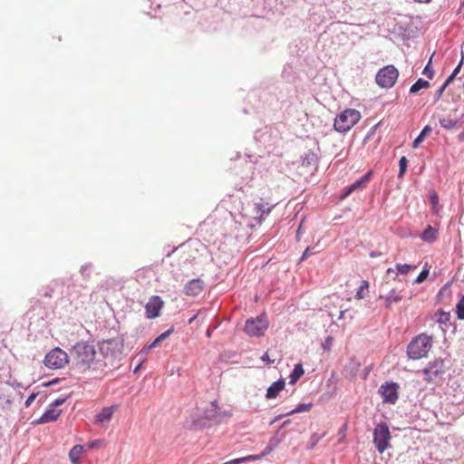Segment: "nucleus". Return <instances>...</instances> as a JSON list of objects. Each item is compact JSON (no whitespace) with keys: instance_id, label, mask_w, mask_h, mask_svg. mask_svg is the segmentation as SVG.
I'll use <instances>...</instances> for the list:
<instances>
[{"instance_id":"nucleus-59","label":"nucleus","mask_w":464,"mask_h":464,"mask_svg":"<svg viewBox=\"0 0 464 464\" xmlns=\"http://www.w3.org/2000/svg\"><path fill=\"white\" fill-rule=\"evenodd\" d=\"M394 272H395L394 268L390 267L387 269V274H391V273H394Z\"/></svg>"},{"instance_id":"nucleus-13","label":"nucleus","mask_w":464,"mask_h":464,"mask_svg":"<svg viewBox=\"0 0 464 464\" xmlns=\"http://www.w3.org/2000/svg\"><path fill=\"white\" fill-rule=\"evenodd\" d=\"M302 167L309 169L311 173L317 170L319 164V157L312 150H308L301 157Z\"/></svg>"},{"instance_id":"nucleus-35","label":"nucleus","mask_w":464,"mask_h":464,"mask_svg":"<svg viewBox=\"0 0 464 464\" xmlns=\"http://www.w3.org/2000/svg\"><path fill=\"white\" fill-rule=\"evenodd\" d=\"M456 313L459 319L464 320V295H462V297L457 304Z\"/></svg>"},{"instance_id":"nucleus-2","label":"nucleus","mask_w":464,"mask_h":464,"mask_svg":"<svg viewBox=\"0 0 464 464\" xmlns=\"http://www.w3.org/2000/svg\"><path fill=\"white\" fill-rule=\"evenodd\" d=\"M432 346V338L425 334H420L413 338L407 346V354L412 360L426 357Z\"/></svg>"},{"instance_id":"nucleus-45","label":"nucleus","mask_w":464,"mask_h":464,"mask_svg":"<svg viewBox=\"0 0 464 464\" xmlns=\"http://www.w3.org/2000/svg\"><path fill=\"white\" fill-rule=\"evenodd\" d=\"M246 461V459H243V458H239V459H232V460H229V461H227L226 463L224 464H239V463H242Z\"/></svg>"},{"instance_id":"nucleus-30","label":"nucleus","mask_w":464,"mask_h":464,"mask_svg":"<svg viewBox=\"0 0 464 464\" xmlns=\"http://www.w3.org/2000/svg\"><path fill=\"white\" fill-rule=\"evenodd\" d=\"M369 289V282L367 280H362L361 285L359 286L355 298L356 299H362L365 296L364 291L368 292Z\"/></svg>"},{"instance_id":"nucleus-21","label":"nucleus","mask_w":464,"mask_h":464,"mask_svg":"<svg viewBox=\"0 0 464 464\" xmlns=\"http://www.w3.org/2000/svg\"><path fill=\"white\" fill-rule=\"evenodd\" d=\"M113 413V407H106L103 408L97 415H96V422L103 423L104 421L109 420Z\"/></svg>"},{"instance_id":"nucleus-11","label":"nucleus","mask_w":464,"mask_h":464,"mask_svg":"<svg viewBox=\"0 0 464 464\" xmlns=\"http://www.w3.org/2000/svg\"><path fill=\"white\" fill-rule=\"evenodd\" d=\"M163 306L162 299L158 295L150 298L145 305L146 317L149 319L156 318L160 315V312Z\"/></svg>"},{"instance_id":"nucleus-60","label":"nucleus","mask_w":464,"mask_h":464,"mask_svg":"<svg viewBox=\"0 0 464 464\" xmlns=\"http://www.w3.org/2000/svg\"><path fill=\"white\" fill-rule=\"evenodd\" d=\"M345 313H346V310L341 311L340 312V315H339V319L343 318Z\"/></svg>"},{"instance_id":"nucleus-43","label":"nucleus","mask_w":464,"mask_h":464,"mask_svg":"<svg viewBox=\"0 0 464 464\" xmlns=\"http://www.w3.org/2000/svg\"><path fill=\"white\" fill-rule=\"evenodd\" d=\"M445 89H446L445 85H441L439 88V90L437 91L436 95H435V102H437V101H439L440 99V97L442 96Z\"/></svg>"},{"instance_id":"nucleus-50","label":"nucleus","mask_w":464,"mask_h":464,"mask_svg":"<svg viewBox=\"0 0 464 464\" xmlns=\"http://www.w3.org/2000/svg\"><path fill=\"white\" fill-rule=\"evenodd\" d=\"M369 255L371 257H378V256H382V253L379 251H372V252H370Z\"/></svg>"},{"instance_id":"nucleus-54","label":"nucleus","mask_w":464,"mask_h":464,"mask_svg":"<svg viewBox=\"0 0 464 464\" xmlns=\"http://www.w3.org/2000/svg\"><path fill=\"white\" fill-rule=\"evenodd\" d=\"M283 416H286L285 414H280L278 416H276L273 420L270 421V424H273L275 423L276 421H277L279 419H281Z\"/></svg>"},{"instance_id":"nucleus-5","label":"nucleus","mask_w":464,"mask_h":464,"mask_svg":"<svg viewBox=\"0 0 464 464\" xmlns=\"http://www.w3.org/2000/svg\"><path fill=\"white\" fill-rule=\"evenodd\" d=\"M268 320L266 315L248 318L245 323L244 332L251 337H260L268 328Z\"/></svg>"},{"instance_id":"nucleus-49","label":"nucleus","mask_w":464,"mask_h":464,"mask_svg":"<svg viewBox=\"0 0 464 464\" xmlns=\"http://www.w3.org/2000/svg\"><path fill=\"white\" fill-rule=\"evenodd\" d=\"M260 458V455H249L247 457H245L246 460H256Z\"/></svg>"},{"instance_id":"nucleus-31","label":"nucleus","mask_w":464,"mask_h":464,"mask_svg":"<svg viewBox=\"0 0 464 464\" xmlns=\"http://www.w3.org/2000/svg\"><path fill=\"white\" fill-rule=\"evenodd\" d=\"M416 266L408 264H397L396 271L397 274L407 275L411 270L416 269Z\"/></svg>"},{"instance_id":"nucleus-51","label":"nucleus","mask_w":464,"mask_h":464,"mask_svg":"<svg viewBox=\"0 0 464 464\" xmlns=\"http://www.w3.org/2000/svg\"><path fill=\"white\" fill-rule=\"evenodd\" d=\"M261 360L266 362H271L270 358L267 353L262 355Z\"/></svg>"},{"instance_id":"nucleus-24","label":"nucleus","mask_w":464,"mask_h":464,"mask_svg":"<svg viewBox=\"0 0 464 464\" xmlns=\"http://www.w3.org/2000/svg\"><path fill=\"white\" fill-rule=\"evenodd\" d=\"M82 451L83 446L82 445H75L71 449L69 452V458L72 463L77 464L79 462Z\"/></svg>"},{"instance_id":"nucleus-10","label":"nucleus","mask_w":464,"mask_h":464,"mask_svg":"<svg viewBox=\"0 0 464 464\" xmlns=\"http://www.w3.org/2000/svg\"><path fill=\"white\" fill-rule=\"evenodd\" d=\"M399 384L394 382H386L379 388V393L384 403L394 404L399 399Z\"/></svg>"},{"instance_id":"nucleus-12","label":"nucleus","mask_w":464,"mask_h":464,"mask_svg":"<svg viewBox=\"0 0 464 464\" xmlns=\"http://www.w3.org/2000/svg\"><path fill=\"white\" fill-rule=\"evenodd\" d=\"M372 174V171L370 170L366 172L363 176H362L359 179L351 184L341 194L340 198L344 199L349 195H351L353 191L357 189H362L366 183L370 180V178Z\"/></svg>"},{"instance_id":"nucleus-42","label":"nucleus","mask_w":464,"mask_h":464,"mask_svg":"<svg viewBox=\"0 0 464 464\" xmlns=\"http://www.w3.org/2000/svg\"><path fill=\"white\" fill-rule=\"evenodd\" d=\"M36 396H37V393L30 394L24 402L25 407H29L33 403V401L35 400Z\"/></svg>"},{"instance_id":"nucleus-48","label":"nucleus","mask_w":464,"mask_h":464,"mask_svg":"<svg viewBox=\"0 0 464 464\" xmlns=\"http://www.w3.org/2000/svg\"><path fill=\"white\" fill-rule=\"evenodd\" d=\"M232 416V412L231 411H221V420L224 419V418H229Z\"/></svg>"},{"instance_id":"nucleus-1","label":"nucleus","mask_w":464,"mask_h":464,"mask_svg":"<svg viewBox=\"0 0 464 464\" xmlns=\"http://www.w3.org/2000/svg\"><path fill=\"white\" fill-rule=\"evenodd\" d=\"M69 358L72 368L81 373L102 372L107 366L104 361L96 357L95 347L89 342L75 343L70 351Z\"/></svg>"},{"instance_id":"nucleus-55","label":"nucleus","mask_w":464,"mask_h":464,"mask_svg":"<svg viewBox=\"0 0 464 464\" xmlns=\"http://www.w3.org/2000/svg\"><path fill=\"white\" fill-rule=\"evenodd\" d=\"M459 140L464 141V131L460 132L458 136Z\"/></svg>"},{"instance_id":"nucleus-63","label":"nucleus","mask_w":464,"mask_h":464,"mask_svg":"<svg viewBox=\"0 0 464 464\" xmlns=\"http://www.w3.org/2000/svg\"><path fill=\"white\" fill-rule=\"evenodd\" d=\"M301 235L300 228L297 230V237Z\"/></svg>"},{"instance_id":"nucleus-33","label":"nucleus","mask_w":464,"mask_h":464,"mask_svg":"<svg viewBox=\"0 0 464 464\" xmlns=\"http://www.w3.org/2000/svg\"><path fill=\"white\" fill-rule=\"evenodd\" d=\"M407 167H408V160H407L406 157L402 156L400 159V160H399V174H398V178L401 179V178L403 177V175L406 172Z\"/></svg>"},{"instance_id":"nucleus-47","label":"nucleus","mask_w":464,"mask_h":464,"mask_svg":"<svg viewBox=\"0 0 464 464\" xmlns=\"http://www.w3.org/2000/svg\"><path fill=\"white\" fill-rule=\"evenodd\" d=\"M333 338L331 336H328L325 339V344L324 345V349H330V346L332 345Z\"/></svg>"},{"instance_id":"nucleus-40","label":"nucleus","mask_w":464,"mask_h":464,"mask_svg":"<svg viewBox=\"0 0 464 464\" xmlns=\"http://www.w3.org/2000/svg\"><path fill=\"white\" fill-rule=\"evenodd\" d=\"M463 61H464V53H461V59L459 63V64L455 67V69L453 70V72L451 73H455V77L459 74V72H460V69H461V66L463 64Z\"/></svg>"},{"instance_id":"nucleus-17","label":"nucleus","mask_w":464,"mask_h":464,"mask_svg":"<svg viewBox=\"0 0 464 464\" xmlns=\"http://www.w3.org/2000/svg\"><path fill=\"white\" fill-rule=\"evenodd\" d=\"M61 410H55L53 407L50 406L46 411L42 414V416L35 420L36 423H47L55 421L59 416L61 415Z\"/></svg>"},{"instance_id":"nucleus-7","label":"nucleus","mask_w":464,"mask_h":464,"mask_svg":"<svg viewBox=\"0 0 464 464\" xmlns=\"http://www.w3.org/2000/svg\"><path fill=\"white\" fill-rule=\"evenodd\" d=\"M399 72L393 65H387L376 74V83L382 88L392 87L398 79Z\"/></svg>"},{"instance_id":"nucleus-23","label":"nucleus","mask_w":464,"mask_h":464,"mask_svg":"<svg viewBox=\"0 0 464 464\" xmlns=\"http://www.w3.org/2000/svg\"><path fill=\"white\" fill-rule=\"evenodd\" d=\"M174 332V326L172 325L169 329L160 334L151 343L148 345V349H153L159 346V344L169 338V336Z\"/></svg>"},{"instance_id":"nucleus-41","label":"nucleus","mask_w":464,"mask_h":464,"mask_svg":"<svg viewBox=\"0 0 464 464\" xmlns=\"http://www.w3.org/2000/svg\"><path fill=\"white\" fill-rule=\"evenodd\" d=\"M100 445H101V440H95L89 441L86 444V447H87V449H93V448L99 447Z\"/></svg>"},{"instance_id":"nucleus-27","label":"nucleus","mask_w":464,"mask_h":464,"mask_svg":"<svg viewBox=\"0 0 464 464\" xmlns=\"http://www.w3.org/2000/svg\"><path fill=\"white\" fill-rule=\"evenodd\" d=\"M63 285V282L60 279L53 280L45 289L43 294L45 297H52L53 294L57 287H62Z\"/></svg>"},{"instance_id":"nucleus-38","label":"nucleus","mask_w":464,"mask_h":464,"mask_svg":"<svg viewBox=\"0 0 464 464\" xmlns=\"http://www.w3.org/2000/svg\"><path fill=\"white\" fill-rule=\"evenodd\" d=\"M70 397V395H66V396H63V397H60V398H57L56 400H54L51 404L50 406L53 407L54 409L56 407H59V406H62L66 401L67 399Z\"/></svg>"},{"instance_id":"nucleus-29","label":"nucleus","mask_w":464,"mask_h":464,"mask_svg":"<svg viewBox=\"0 0 464 464\" xmlns=\"http://www.w3.org/2000/svg\"><path fill=\"white\" fill-rule=\"evenodd\" d=\"M312 407L313 403H301L297 405L296 408H295L294 410H291L290 411L286 412L285 415L289 416L295 413L306 412L309 411L312 409Z\"/></svg>"},{"instance_id":"nucleus-61","label":"nucleus","mask_w":464,"mask_h":464,"mask_svg":"<svg viewBox=\"0 0 464 464\" xmlns=\"http://www.w3.org/2000/svg\"><path fill=\"white\" fill-rule=\"evenodd\" d=\"M416 2H419V3H430L431 0H415Z\"/></svg>"},{"instance_id":"nucleus-56","label":"nucleus","mask_w":464,"mask_h":464,"mask_svg":"<svg viewBox=\"0 0 464 464\" xmlns=\"http://www.w3.org/2000/svg\"><path fill=\"white\" fill-rule=\"evenodd\" d=\"M150 350V349H148V345H147V346H144V347L142 348V350H141V352H140V353H147Z\"/></svg>"},{"instance_id":"nucleus-15","label":"nucleus","mask_w":464,"mask_h":464,"mask_svg":"<svg viewBox=\"0 0 464 464\" xmlns=\"http://www.w3.org/2000/svg\"><path fill=\"white\" fill-rule=\"evenodd\" d=\"M204 417L214 422L221 421V410L218 407L217 401H213L208 407L204 410Z\"/></svg>"},{"instance_id":"nucleus-20","label":"nucleus","mask_w":464,"mask_h":464,"mask_svg":"<svg viewBox=\"0 0 464 464\" xmlns=\"http://www.w3.org/2000/svg\"><path fill=\"white\" fill-rule=\"evenodd\" d=\"M304 370L302 363H296L289 375V384H295L304 375Z\"/></svg>"},{"instance_id":"nucleus-19","label":"nucleus","mask_w":464,"mask_h":464,"mask_svg":"<svg viewBox=\"0 0 464 464\" xmlns=\"http://www.w3.org/2000/svg\"><path fill=\"white\" fill-rule=\"evenodd\" d=\"M271 208H272L269 207L267 204H265L261 201L254 203L253 211L257 216L256 218L258 220L259 224L265 218V216H266L270 213Z\"/></svg>"},{"instance_id":"nucleus-14","label":"nucleus","mask_w":464,"mask_h":464,"mask_svg":"<svg viewBox=\"0 0 464 464\" xmlns=\"http://www.w3.org/2000/svg\"><path fill=\"white\" fill-rule=\"evenodd\" d=\"M203 289L204 282L199 278L189 280L184 287L185 294L190 296H198Z\"/></svg>"},{"instance_id":"nucleus-18","label":"nucleus","mask_w":464,"mask_h":464,"mask_svg":"<svg viewBox=\"0 0 464 464\" xmlns=\"http://www.w3.org/2000/svg\"><path fill=\"white\" fill-rule=\"evenodd\" d=\"M285 381L284 379H279L276 382H274L266 390V398L275 399L277 397L279 392L285 388Z\"/></svg>"},{"instance_id":"nucleus-6","label":"nucleus","mask_w":464,"mask_h":464,"mask_svg":"<svg viewBox=\"0 0 464 464\" xmlns=\"http://www.w3.org/2000/svg\"><path fill=\"white\" fill-rule=\"evenodd\" d=\"M445 362L442 359H436L430 362L423 369L424 378L429 382H438L445 373Z\"/></svg>"},{"instance_id":"nucleus-16","label":"nucleus","mask_w":464,"mask_h":464,"mask_svg":"<svg viewBox=\"0 0 464 464\" xmlns=\"http://www.w3.org/2000/svg\"><path fill=\"white\" fill-rule=\"evenodd\" d=\"M380 299L384 301V306L390 308L393 304H397L402 299V295L396 289H391L386 295L379 296Z\"/></svg>"},{"instance_id":"nucleus-8","label":"nucleus","mask_w":464,"mask_h":464,"mask_svg":"<svg viewBox=\"0 0 464 464\" xmlns=\"http://www.w3.org/2000/svg\"><path fill=\"white\" fill-rule=\"evenodd\" d=\"M69 362V355L63 350L56 347L46 353L44 362L50 369L62 368Z\"/></svg>"},{"instance_id":"nucleus-4","label":"nucleus","mask_w":464,"mask_h":464,"mask_svg":"<svg viewBox=\"0 0 464 464\" xmlns=\"http://www.w3.org/2000/svg\"><path fill=\"white\" fill-rule=\"evenodd\" d=\"M391 432L386 422H381L374 428L373 444L380 454L391 448Z\"/></svg>"},{"instance_id":"nucleus-9","label":"nucleus","mask_w":464,"mask_h":464,"mask_svg":"<svg viewBox=\"0 0 464 464\" xmlns=\"http://www.w3.org/2000/svg\"><path fill=\"white\" fill-rule=\"evenodd\" d=\"M100 353L104 359H117L122 353V343L117 339L104 340L100 343Z\"/></svg>"},{"instance_id":"nucleus-46","label":"nucleus","mask_w":464,"mask_h":464,"mask_svg":"<svg viewBox=\"0 0 464 464\" xmlns=\"http://www.w3.org/2000/svg\"><path fill=\"white\" fill-rule=\"evenodd\" d=\"M310 248L306 247L303 255L301 256L299 262L304 261L309 256Z\"/></svg>"},{"instance_id":"nucleus-62","label":"nucleus","mask_w":464,"mask_h":464,"mask_svg":"<svg viewBox=\"0 0 464 464\" xmlns=\"http://www.w3.org/2000/svg\"><path fill=\"white\" fill-rule=\"evenodd\" d=\"M196 318V315L189 319L188 323L191 324Z\"/></svg>"},{"instance_id":"nucleus-25","label":"nucleus","mask_w":464,"mask_h":464,"mask_svg":"<svg viewBox=\"0 0 464 464\" xmlns=\"http://www.w3.org/2000/svg\"><path fill=\"white\" fill-rule=\"evenodd\" d=\"M432 131L430 125H426L412 142V148L416 149L423 141L424 138Z\"/></svg>"},{"instance_id":"nucleus-28","label":"nucleus","mask_w":464,"mask_h":464,"mask_svg":"<svg viewBox=\"0 0 464 464\" xmlns=\"http://www.w3.org/2000/svg\"><path fill=\"white\" fill-rule=\"evenodd\" d=\"M450 313L441 310L434 314V320L440 324H447L450 322Z\"/></svg>"},{"instance_id":"nucleus-39","label":"nucleus","mask_w":464,"mask_h":464,"mask_svg":"<svg viewBox=\"0 0 464 464\" xmlns=\"http://www.w3.org/2000/svg\"><path fill=\"white\" fill-rule=\"evenodd\" d=\"M322 439V436L321 435H318L316 433H314L312 436H311V446L309 447V449H313L319 441L320 440Z\"/></svg>"},{"instance_id":"nucleus-22","label":"nucleus","mask_w":464,"mask_h":464,"mask_svg":"<svg viewBox=\"0 0 464 464\" xmlns=\"http://www.w3.org/2000/svg\"><path fill=\"white\" fill-rule=\"evenodd\" d=\"M438 230L431 226H428L421 233L420 237L426 242H433L437 237Z\"/></svg>"},{"instance_id":"nucleus-3","label":"nucleus","mask_w":464,"mask_h":464,"mask_svg":"<svg viewBox=\"0 0 464 464\" xmlns=\"http://www.w3.org/2000/svg\"><path fill=\"white\" fill-rule=\"evenodd\" d=\"M361 119V113L355 109H346L334 120V128L340 133L350 130Z\"/></svg>"},{"instance_id":"nucleus-36","label":"nucleus","mask_w":464,"mask_h":464,"mask_svg":"<svg viewBox=\"0 0 464 464\" xmlns=\"http://www.w3.org/2000/svg\"><path fill=\"white\" fill-rule=\"evenodd\" d=\"M431 59L432 57L430 58L428 63L426 64L422 71V74L426 75L429 79H432L434 76V71L431 67Z\"/></svg>"},{"instance_id":"nucleus-34","label":"nucleus","mask_w":464,"mask_h":464,"mask_svg":"<svg viewBox=\"0 0 464 464\" xmlns=\"http://www.w3.org/2000/svg\"><path fill=\"white\" fill-rule=\"evenodd\" d=\"M92 271V266L90 263L82 266V267L80 269V273L84 279L90 278Z\"/></svg>"},{"instance_id":"nucleus-53","label":"nucleus","mask_w":464,"mask_h":464,"mask_svg":"<svg viewBox=\"0 0 464 464\" xmlns=\"http://www.w3.org/2000/svg\"><path fill=\"white\" fill-rule=\"evenodd\" d=\"M430 199H431L433 204H436L438 202V196H437V194L433 193L432 195H430Z\"/></svg>"},{"instance_id":"nucleus-44","label":"nucleus","mask_w":464,"mask_h":464,"mask_svg":"<svg viewBox=\"0 0 464 464\" xmlns=\"http://www.w3.org/2000/svg\"><path fill=\"white\" fill-rule=\"evenodd\" d=\"M455 79V73H451L447 79L446 81L444 82V83L442 85H445V87L447 88L448 85H450L453 80Z\"/></svg>"},{"instance_id":"nucleus-37","label":"nucleus","mask_w":464,"mask_h":464,"mask_svg":"<svg viewBox=\"0 0 464 464\" xmlns=\"http://www.w3.org/2000/svg\"><path fill=\"white\" fill-rule=\"evenodd\" d=\"M429 273V269L423 268L422 271L418 275L414 282L417 284L422 283L427 279Z\"/></svg>"},{"instance_id":"nucleus-26","label":"nucleus","mask_w":464,"mask_h":464,"mask_svg":"<svg viewBox=\"0 0 464 464\" xmlns=\"http://www.w3.org/2000/svg\"><path fill=\"white\" fill-rule=\"evenodd\" d=\"M430 87V82L422 78H419L410 88V92L412 94L417 93L421 89Z\"/></svg>"},{"instance_id":"nucleus-32","label":"nucleus","mask_w":464,"mask_h":464,"mask_svg":"<svg viewBox=\"0 0 464 464\" xmlns=\"http://www.w3.org/2000/svg\"><path fill=\"white\" fill-rule=\"evenodd\" d=\"M458 121L450 118L440 119V124L445 130H451L457 125Z\"/></svg>"},{"instance_id":"nucleus-57","label":"nucleus","mask_w":464,"mask_h":464,"mask_svg":"<svg viewBox=\"0 0 464 464\" xmlns=\"http://www.w3.org/2000/svg\"><path fill=\"white\" fill-rule=\"evenodd\" d=\"M58 382V380H53L52 382H48L47 384H45V386H50L52 384H55Z\"/></svg>"},{"instance_id":"nucleus-58","label":"nucleus","mask_w":464,"mask_h":464,"mask_svg":"<svg viewBox=\"0 0 464 464\" xmlns=\"http://www.w3.org/2000/svg\"><path fill=\"white\" fill-rule=\"evenodd\" d=\"M140 366H141V363H139V364L135 367V369L133 370V372H134V373L138 372V371L140 370Z\"/></svg>"},{"instance_id":"nucleus-52","label":"nucleus","mask_w":464,"mask_h":464,"mask_svg":"<svg viewBox=\"0 0 464 464\" xmlns=\"http://www.w3.org/2000/svg\"><path fill=\"white\" fill-rule=\"evenodd\" d=\"M290 422H291V420H285V421L281 424V426H280L279 430H277V433L280 431V430H281V429H283V428L286 427L288 424H290Z\"/></svg>"}]
</instances>
